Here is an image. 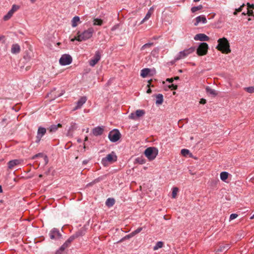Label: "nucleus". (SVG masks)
I'll return each instance as SVG.
<instances>
[{
    "label": "nucleus",
    "instance_id": "f257e3e1",
    "mask_svg": "<svg viewBox=\"0 0 254 254\" xmlns=\"http://www.w3.org/2000/svg\"><path fill=\"white\" fill-rule=\"evenodd\" d=\"M218 43V44L216 47V49L218 51H221L224 54H229L231 52L229 43L226 38L223 37L219 39Z\"/></svg>",
    "mask_w": 254,
    "mask_h": 254
},
{
    "label": "nucleus",
    "instance_id": "f03ea898",
    "mask_svg": "<svg viewBox=\"0 0 254 254\" xmlns=\"http://www.w3.org/2000/svg\"><path fill=\"white\" fill-rule=\"evenodd\" d=\"M94 32V29L92 28H90L87 30L84 31L82 33H80L78 31L77 33V36H75L74 38L71 39V41L77 40L79 42L86 40L90 38Z\"/></svg>",
    "mask_w": 254,
    "mask_h": 254
},
{
    "label": "nucleus",
    "instance_id": "7ed1b4c3",
    "mask_svg": "<svg viewBox=\"0 0 254 254\" xmlns=\"http://www.w3.org/2000/svg\"><path fill=\"white\" fill-rule=\"evenodd\" d=\"M158 151L155 147H148L144 151L145 155L150 160L154 159L158 154Z\"/></svg>",
    "mask_w": 254,
    "mask_h": 254
},
{
    "label": "nucleus",
    "instance_id": "20e7f679",
    "mask_svg": "<svg viewBox=\"0 0 254 254\" xmlns=\"http://www.w3.org/2000/svg\"><path fill=\"white\" fill-rule=\"evenodd\" d=\"M208 49V44L206 43H202L199 45L197 49V54L199 56L205 55L207 53Z\"/></svg>",
    "mask_w": 254,
    "mask_h": 254
},
{
    "label": "nucleus",
    "instance_id": "39448f33",
    "mask_svg": "<svg viewBox=\"0 0 254 254\" xmlns=\"http://www.w3.org/2000/svg\"><path fill=\"white\" fill-rule=\"evenodd\" d=\"M108 137L111 141L115 142L120 139L121 133L118 130L113 129L109 132Z\"/></svg>",
    "mask_w": 254,
    "mask_h": 254
},
{
    "label": "nucleus",
    "instance_id": "423d86ee",
    "mask_svg": "<svg viewBox=\"0 0 254 254\" xmlns=\"http://www.w3.org/2000/svg\"><path fill=\"white\" fill-rule=\"evenodd\" d=\"M117 159V157L115 153L112 152L111 153L107 155L105 158L102 159V162L104 165H105L107 162L112 163L116 161Z\"/></svg>",
    "mask_w": 254,
    "mask_h": 254
},
{
    "label": "nucleus",
    "instance_id": "0eeeda50",
    "mask_svg": "<svg viewBox=\"0 0 254 254\" xmlns=\"http://www.w3.org/2000/svg\"><path fill=\"white\" fill-rule=\"evenodd\" d=\"M59 62L60 64L62 65L69 64L72 62V58L69 55H63L60 58Z\"/></svg>",
    "mask_w": 254,
    "mask_h": 254
},
{
    "label": "nucleus",
    "instance_id": "6e6552de",
    "mask_svg": "<svg viewBox=\"0 0 254 254\" xmlns=\"http://www.w3.org/2000/svg\"><path fill=\"white\" fill-rule=\"evenodd\" d=\"M145 113V112L143 110H137L134 113H131L128 118L133 120H137L139 118L143 116Z\"/></svg>",
    "mask_w": 254,
    "mask_h": 254
},
{
    "label": "nucleus",
    "instance_id": "1a4fd4ad",
    "mask_svg": "<svg viewBox=\"0 0 254 254\" xmlns=\"http://www.w3.org/2000/svg\"><path fill=\"white\" fill-rule=\"evenodd\" d=\"M78 235L77 234H74L70 236L65 242V243L61 247L60 250L61 251H64L66 248L68 247L71 242L76 238L78 237Z\"/></svg>",
    "mask_w": 254,
    "mask_h": 254
},
{
    "label": "nucleus",
    "instance_id": "9d476101",
    "mask_svg": "<svg viewBox=\"0 0 254 254\" xmlns=\"http://www.w3.org/2000/svg\"><path fill=\"white\" fill-rule=\"evenodd\" d=\"M194 50V49L193 48H190L189 49L185 50L184 51L180 52L178 57L177 58V60H180L186 57L189 54L192 53Z\"/></svg>",
    "mask_w": 254,
    "mask_h": 254
},
{
    "label": "nucleus",
    "instance_id": "9b49d317",
    "mask_svg": "<svg viewBox=\"0 0 254 254\" xmlns=\"http://www.w3.org/2000/svg\"><path fill=\"white\" fill-rule=\"evenodd\" d=\"M101 54L99 51L95 53V56L89 61V64L91 66H94L100 60Z\"/></svg>",
    "mask_w": 254,
    "mask_h": 254
},
{
    "label": "nucleus",
    "instance_id": "f8f14e48",
    "mask_svg": "<svg viewBox=\"0 0 254 254\" xmlns=\"http://www.w3.org/2000/svg\"><path fill=\"white\" fill-rule=\"evenodd\" d=\"M46 132V129L45 128L41 127H39L37 131L36 142H39L41 138L45 134Z\"/></svg>",
    "mask_w": 254,
    "mask_h": 254
},
{
    "label": "nucleus",
    "instance_id": "ddd939ff",
    "mask_svg": "<svg viewBox=\"0 0 254 254\" xmlns=\"http://www.w3.org/2000/svg\"><path fill=\"white\" fill-rule=\"evenodd\" d=\"M194 39L196 41H208L209 38L204 34L200 33L195 35Z\"/></svg>",
    "mask_w": 254,
    "mask_h": 254
},
{
    "label": "nucleus",
    "instance_id": "4468645a",
    "mask_svg": "<svg viewBox=\"0 0 254 254\" xmlns=\"http://www.w3.org/2000/svg\"><path fill=\"white\" fill-rule=\"evenodd\" d=\"M49 236L51 239L54 240L60 238L61 237V234L58 230L54 229L50 232Z\"/></svg>",
    "mask_w": 254,
    "mask_h": 254
},
{
    "label": "nucleus",
    "instance_id": "2eb2a0df",
    "mask_svg": "<svg viewBox=\"0 0 254 254\" xmlns=\"http://www.w3.org/2000/svg\"><path fill=\"white\" fill-rule=\"evenodd\" d=\"M87 101V98L85 96L81 97L79 100L77 102L76 106L73 108V111H75L78 109H80L82 105Z\"/></svg>",
    "mask_w": 254,
    "mask_h": 254
},
{
    "label": "nucleus",
    "instance_id": "dca6fc26",
    "mask_svg": "<svg viewBox=\"0 0 254 254\" xmlns=\"http://www.w3.org/2000/svg\"><path fill=\"white\" fill-rule=\"evenodd\" d=\"M202 22L203 23H206L207 22V20L204 15H200L197 16L195 18V22L194 23L195 26H197L199 23Z\"/></svg>",
    "mask_w": 254,
    "mask_h": 254
},
{
    "label": "nucleus",
    "instance_id": "f3484780",
    "mask_svg": "<svg viewBox=\"0 0 254 254\" xmlns=\"http://www.w3.org/2000/svg\"><path fill=\"white\" fill-rule=\"evenodd\" d=\"M104 131V127H98L93 129L92 133L95 136L101 135Z\"/></svg>",
    "mask_w": 254,
    "mask_h": 254
},
{
    "label": "nucleus",
    "instance_id": "a211bd4d",
    "mask_svg": "<svg viewBox=\"0 0 254 254\" xmlns=\"http://www.w3.org/2000/svg\"><path fill=\"white\" fill-rule=\"evenodd\" d=\"M77 127L75 123H72L67 131V135L72 136L73 132L76 129Z\"/></svg>",
    "mask_w": 254,
    "mask_h": 254
},
{
    "label": "nucleus",
    "instance_id": "6ab92c4d",
    "mask_svg": "<svg viewBox=\"0 0 254 254\" xmlns=\"http://www.w3.org/2000/svg\"><path fill=\"white\" fill-rule=\"evenodd\" d=\"M62 127V125L61 124H58L57 125H53L48 128V130L50 132H55L57 130L59 127Z\"/></svg>",
    "mask_w": 254,
    "mask_h": 254
},
{
    "label": "nucleus",
    "instance_id": "aec40b11",
    "mask_svg": "<svg viewBox=\"0 0 254 254\" xmlns=\"http://www.w3.org/2000/svg\"><path fill=\"white\" fill-rule=\"evenodd\" d=\"M20 46L16 44H13L12 46L11 49V52L13 54H17L20 52Z\"/></svg>",
    "mask_w": 254,
    "mask_h": 254
},
{
    "label": "nucleus",
    "instance_id": "412c9836",
    "mask_svg": "<svg viewBox=\"0 0 254 254\" xmlns=\"http://www.w3.org/2000/svg\"><path fill=\"white\" fill-rule=\"evenodd\" d=\"M20 162V161L17 159L10 161L8 163V167L9 169H11L15 166L19 164Z\"/></svg>",
    "mask_w": 254,
    "mask_h": 254
},
{
    "label": "nucleus",
    "instance_id": "4be33fe9",
    "mask_svg": "<svg viewBox=\"0 0 254 254\" xmlns=\"http://www.w3.org/2000/svg\"><path fill=\"white\" fill-rule=\"evenodd\" d=\"M163 102V96L161 94H158L156 95V104L161 105Z\"/></svg>",
    "mask_w": 254,
    "mask_h": 254
},
{
    "label": "nucleus",
    "instance_id": "5701e85b",
    "mask_svg": "<svg viewBox=\"0 0 254 254\" xmlns=\"http://www.w3.org/2000/svg\"><path fill=\"white\" fill-rule=\"evenodd\" d=\"M71 22H72V26L73 27H75L76 26H77V25H78V24L80 22V18L78 16H74L72 20H71Z\"/></svg>",
    "mask_w": 254,
    "mask_h": 254
},
{
    "label": "nucleus",
    "instance_id": "b1692460",
    "mask_svg": "<svg viewBox=\"0 0 254 254\" xmlns=\"http://www.w3.org/2000/svg\"><path fill=\"white\" fill-rule=\"evenodd\" d=\"M205 89L207 93L210 94L213 96H215L217 95V93L215 90L211 88L208 86L206 87Z\"/></svg>",
    "mask_w": 254,
    "mask_h": 254
},
{
    "label": "nucleus",
    "instance_id": "393cba45",
    "mask_svg": "<svg viewBox=\"0 0 254 254\" xmlns=\"http://www.w3.org/2000/svg\"><path fill=\"white\" fill-rule=\"evenodd\" d=\"M150 70L149 68H144L141 70L140 75L142 77H145L150 72Z\"/></svg>",
    "mask_w": 254,
    "mask_h": 254
},
{
    "label": "nucleus",
    "instance_id": "a878e982",
    "mask_svg": "<svg viewBox=\"0 0 254 254\" xmlns=\"http://www.w3.org/2000/svg\"><path fill=\"white\" fill-rule=\"evenodd\" d=\"M115 201L114 198H109L106 201V204L108 206H112L115 204Z\"/></svg>",
    "mask_w": 254,
    "mask_h": 254
},
{
    "label": "nucleus",
    "instance_id": "bb28decb",
    "mask_svg": "<svg viewBox=\"0 0 254 254\" xmlns=\"http://www.w3.org/2000/svg\"><path fill=\"white\" fill-rule=\"evenodd\" d=\"M228 173L226 172H223L220 174V179L222 181H225L226 180L228 179Z\"/></svg>",
    "mask_w": 254,
    "mask_h": 254
},
{
    "label": "nucleus",
    "instance_id": "cd10ccee",
    "mask_svg": "<svg viewBox=\"0 0 254 254\" xmlns=\"http://www.w3.org/2000/svg\"><path fill=\"white\" fill-rule=\"evenodd\" d=\"M103 24V20L101 19L95 18L93 20V25L101 26Z\"/></svg>",
    "mask_w": 254,
    "mask_h": 254
},
{
    "label": "nucleus",
    "instance_id": "c85d7f7f",
    "mask_svg": "<svg viewBox=\"0 0 254 254\" xmlns=\"http://www.w3.org/2000/svg\"><path fill=\"white\" fill-rule=\"evenodd\" d=\"M163 246V243L162 242H158L156 245L154 247L153 250H157L159 248H162Z\"/></svg>",
    "mask_w": 254,
    "mask_h": 254
},
{
    "label": "nucleus",
    "instance_id": "c756f323",
    "mask_svg": "<svg viewBox=\"0 0 254 254\" xmlns=\"http://www.w3.org/2000/svg\"><path fill=\"white\" fill-rule=\"evenodd\" d=\"M229 248V245H226L225 246H220V248L217 250V252H223V251H224L225 250H228Z\"/></svg>",
    "mask_w": 254,
    "mask_h": 254
},
{
    "label": "nucleus",
    "instance_id": "7c9ffc66",
    "mask_svg": "<svg viewBox=\"0 0 254 254\" xmlns=\"http://www.w3.org/2000/svg\"><path fill=\"white\" fill-rule=\"evenodd\" d=\"M202 7H203L201 5H199L197 6H194L191 8V11L192 13H194L197 10L201 9L202 8Z\"/></svg>",
    "mask_w": 254,
    "mask_h": 254
},
{
    "label": "nucleus",
    "instance_id": "2f4dec72",
    "mask_svg": "<svg viewBox=\"0 0 254 254\" xmlns=\"http://www.w3.org/2000/svg\"><path fill=\"white\" fill-rule=\"evenodd\" d=\"M152 11H152V10L151 9V8H150V9L149 10V11H148V12H147V14H146V15H145V17L144 18V19L146 21H147V20H148V19L150 18V16H151V14H152Z\"/></svg>",
    "mask_w": 254,
    "mask_h": 254
},
{
    "label": "nucleus",
    "instance_id": "473e14b6",
    "mask_svg": "<svg viewBox=\"0 0 254 254\" xmlns=\"http://www.w3.org/2000/svg\"><path fill=\"white\" fill-rule=\"evenodd\" d=\"M178 189L176 187L175 188H174L173 189V191H172V197L173 198H175L176 197V196H177V194L178 192Z\"/></svg>",
    "mask_w": 254,
    "mask_h": 254
},
{
    "label": "nucleus",
    "instance_id": "72a5a7b5",
    "mask_svg": "<svg viewBox=\"0 0 254 254\" xmlns=\"http://www.w3.org/2000/svg\"><path fill=\"white\" fill-rule=\"evenodd\" d=\"M153 43H146L142 46L141 49L142 50H143L145 49L146 48L151 47L152 46H153Z\"/></svg>",
    "mask_w": 254,
    "mask_h": 254
},
{
    "label": "nucleus",
    "instance_id": "f704fd0d",
    "mask_svg": "<svg viewBox=\"0 0 254 254\" xmlns=\"http://www.w3.org/2000/svg\"><path fill=\"white\" fill-rule=\"evenodd\" d=\"M190 153V151L188 149H183L181 150V154L184 156H186Z\"/></svg>",
    "mask_w": 254,
    "mask_h": 254
},
{
    "label": "nucleus",
    "instance_id": "c9c22d12",
    "mask_svg": "<svg viewBox=\"0 0 254 254\" xmlns=\"http://www.w3.org/2000/svg\"><path fill=\"white\" fill-rule=\"evenodd\" d=\"M12 15L13 14L10 12L8 11L7 14L3 17L4 20L6 21L8 20L9 18H11Z\"/></svg>",
    "mask_w": 254,
    "mask_h": 254
},
{
    "label": "nucleus",
    "instance_id": "e433bc0d",
    "mask_svg": "<svg viewBox=\"0 0 254 254\" xmlns=\"http://www.w3.org/2000/svg\"><path fill=\"white\" fill-rule=\"evenodd\" d=\"M245 90L249 93H254V87H249L245 88Z\"/></svg>",
    "mask_w": 254,
    "mask_h": 254
},
{
    "label": "nucleus",
    "instance_id": "4c0bfd02",
    "mask_svg": "<svg viewBox=\"0 0 254 254\" xmlns=\"http://www.w3.org/2000/svg\"><path fill=\"white\" fill-rule=\"evenodd\" d=\"M133 236H134L133 233H132V232H131L130 234H128L127 235H126L123 239H122L120 241V242H122L124 239H129Z\"/></svg>",
    "mask_w": 254,
    "mask_h": 254
},
{
    "label": "nucleus",
    "instance_id": "58836bf2",
    "mask_svg": "<svg viewBox=\"0 0 254 254\" xmlns=\"http://www.w3.org/2000/svg\"><path fill=\"white\" fill-rule=\"evenodd\" d=\"M142 227H139L136 230H134V231H133L132 232V233H133L134 236H135L137 234L140 232L142 231Z\"/></svg>",
    "mask_w": 254,
    "mask_h": 254
},
{
    "label": "nucleus",
    "instance_id": "ea45409f",
    "mask_svg": "<svg viewBox=\"0 0 254 254\" xmlns=\"http://www.w3.org/2000/svg\"><path fill=\"white\" fill-rule=\"evenodd\" d=\"M6 118H3L0 122L1 126L2 127H5L6 125Z\"/></svg>",
    "mask_w": 254,
    "mask_h": 254
},
{
    "label": "nucleus",
    "instance_id": "a19ab883",
    "mask_svg": "<svg viewBox=\"0 0 254 254\" xmlns=\"http://www.w3.org/2000/svg\"><path fill=\"white\" fill-rule=\"evenodd\" d=\"M169 88L171 90H176L178 88V86L177 85L172 84L169 86Z\"/></svg>",
    "mask_w": 254,
    "mask_h": 254
},
{
    "label": "nucleus",
    "instance_id": "79ce46f5",
    "mask_svg": "<svg viewBox=\"0 0 254 254\" xmlns=\"http://www.w3.org/2000/svg\"><path fill=\"white\" fill-rule=\"evenodd\" d=\"M248 6V9H254V4H250V3H247V4Z\"/></svg>",
    "mask_w": 254,
    "mask_h": 254
},
{
    "label": "nucleus",
    "instance_id": "37998d69",
    "mask_svg": "<svg viewBox=\"0 0 254 254\" xmlns=\"http://www.w3.org/2000/svg\"><path fill=\"white\" fill-rule=\"evenodd\" d=\"M247 14L249 16H252V15H254L253 9H248V11H247Z\"/></svg>",
    "mask_w": 254,
    "mask_h": 254
},
{
    "label": "nucleus",
    "instance_id": "c03bdc74",
    "mask_svg": "<svg viewBox=\"0 0 254 254\" xmlns=\"http://www.w3.org/2000/svg\"><path fill=\"white\" fill-rule=\"evenodd\" d=\"M238 217V215L236 214H232L230 216V220H233Z\"/></svg>",
    "mask_w": 254,
    "mask_h": 254
},
{
    "label": "nucleus",
    "instance_id": "a18cd8bd",
    "mask_svg": "<svg viewBox=\"0 0 254 254\" xmlns=\"http://www.w3.org/2000/svg\"><path fill=\"white\" fill-rule=\"evenodd\" d=\"M245 4H243L239 8H237V9H236V10L238 12H240L241 11H242V9H243V7L245 6Z\"/></svg>",
    "mask_w": 254,
    "mask_h": 254
},
{
    "label": "nucleus",
    "instance_id": "49530a36",
    "mask_svg": "<svg viewBox=\"0 0 254 254\" xmlns=\"http://www.w3.org/2000/svg\"><path fill=\"white\" fill-rule=\"evenodd\" d=\"M42 156H43V154L42 153H38V154H37L35 155L34 156H33L32 157V159H35L38 157Z\"/></svg>",
    "mask_w": 254,
    "mask_h": 254
},
{
    "label": "nucleus",
    "instance_id": "de8ad7c7",
    "mask_svg": "<svg viewBox=\"0 0 254 254\" xmlns=\"http://www.w3.org/2000/svg\"><path fill=\"white\" fill-rule=\"evenodd\" d=\"M206 102V100L205 99L202 98L199 101V103L201 104H204Z\"/></svg>",
    "mask_w": 254,
    "mask_h": 254
},
{
    "label": "nucleus",
    "instance_id": "09e8293b",
    "mask_svg": "<svg viewBox=\"0 0 254 254\" xmlns=\"http://www.w3.org/2000/svg\"><path fill=\"white\" fill-rule=\"evenodd\" d=\"M15 7V5H13L12 6V8H11V9H10L9 11L12 14H13V13L16 11V9H14V8Z\"/></svg>",
    "mask_w": 254,
    "mask_h": 254
},
{
    "label": "nucleus",
    "instance_id": "8fccbe9b",
    "mask_svg": "<svg viewBox=\"0 0 254 254\" xmlns=\"http://www.w3.org/2000/svg\"><path fill=\"white\" fill-rule=\"evenodd\" d=\"M173 81H174V79L173 78H167V79H166V81L169 82L170 83L173 82Z\"/></svg>",
    "mask_w": 254,
    "mask_h": 254
},
{
    "label": "nucleus",
    "instance_id": "3c124183",
    "mask_svg": "<svg viewBox=\"0 0 254 254\" xmlns=\"http://www.w3.org/2000/svg\"><path fill=\"white\" fill-rule=\"evenodd\" d=\"M63 252V251H61L60 250V249H59V251H58L55 254H62V253Z\"/></svg>",
    "mask_w": 254,
    "mask_h": 254
},
{
    "label": "nucleus",
    "instance_id": "603ef678",
    "mask_svg": "<svg viewBox=\"0 0 254 254\" xmlns=\"http://www.w3.org/2000/svg\"><path fill=\"white\" fill-rule=\"evenodd\" d=\"M151 92H152V91H151V89H150V88H148V89H147V91H146L147 93H148V94H150V93H151Z\"/></svg>",
    "mask_w": 254,
    "mask_h": 254
},
{
    "label": "nucleus",
    "instance_id": "864d4df0",
    "mask_svg": "<svg viewBox=\"0 0 254 254\" xmlns=\"http://www.w3.org/2000/svg\"><path fill=\"white\" fill-rule=\"evenodd\" d=\"M146 20L143 18L142 20L140 22L139 25L143 24Z\"/></svg>",
    "mask_w": 254,
    "mask_h": 254
},
{
    "label": "nucleus",
    "instance_id": "5fc2aeb1",
    "mask_svg": "<svg viewBox=\"0 0 254 254\" xmlns=\"http://www.w3.org/2000/svg\"><path fill=\"white\" fill-rule=\"evenodd\" d=\"M88 160H84V161H83V164H86L88 163Z\"/></svg>",
    "mask_w": 254,
    "mask_h": 254
},
{
    "label": "nucleus",
    "instance_id": "6e6d98bb",
    "mask_svg": "<svg viewBox=\"0 0 254 254\" xmlns=\"http://www.w3.org/2000/svg\"><path fill=\"white\" fill-rule=\"evenodd\" d=\"M173 79H174V80H178L179 79V77L175 76Z\"/></svg>",
    "mask_w": 254,
    "mask_h": 254
},
{
    "label": "nucleus",
    "instance_id": "4d7b16f0",
    "mask_svg": "<svg viewBox=\"0 0 254 254\" xmlns=\"http://www.w3.org/2000/svg\"><path fill=\"white\" fill-rule=\"evenodd\" d=\"M151 81V80H150L148 81V83H149V84L147 85V86H148V87H149V86H150Z\"/></svg>",
    "mask_w": 254,
    "mask_h": 254
},
{
    "label": "nucleus",
    "instance_id": "13d9d810",
    "mask_svg": "<svg viewBox=\"0 0 254 254\" xmlns=\"http://www.w3.org/2000/svg\"><path fill=\"white\" fill-rule=\"evenodd\" d=\"M237 13H238V12L235 10V11L234 12L233 14H234V15H237Z\"/></svg>",
    "mask_w": 254,
    "mask_h": 254
},
{
    "label": "nucleus",
    "instance_id": "bf43d9fd",
    "mask_svg": "<svg viewBox=\"0 0 254 254\" xmlns=\"http://www.w3.org/2000/svg\"><path fill=\"white\" fill-rule=\"evenodd\" d=\"M4 38V36H0V41Z\"/></svg>",
    "mask_w": 254,
    "mask_h": 254
},
{
    "label": "nucleus",
    "instance_id": "052dcab7",
    "mask_svg": "<svg viewBox=\"0 0 254 254\" xmlns=\"http://www.w3.org/2000/svg\"><path fill=\"white\" fill-rule=\"evenodd\" d=\"M2 191V188H1V187L0 186V192H1Z\"/></svg>",
    "mask_w": 254,
    "mask_h": 254
},
{
    "label": "nucleus",
    "instance_id": "680f3d73",
    "mask_svg": "<svg viewBox=\"0 0 254 254\" xmlns=\"http://www.w3.org/2000/svg\"><path fill=\"white\" fill-rule=\"evenodd\" d=\"M32 3H34L36 1V0H30Z\"/></svg>",
    "mask_w": 254,
    "mask_h": 254
},
{
    "label": "nucleus",
    "instance_id": "e2e57ef3",
    "mask_svg": "<svg viewBox=\"0 0 254 254\" xmlns=\"http://www.w3.org/2000/svg\"><path fill=\"white\" fill-rule=\"evenodd\" d=\"M18 9V7L15 5V7L14 8V9H16V11Z\"/></svg>",
    "mask_w": 254,
    "mask_h": 254
},
{
    "label": "nucleus",
    "instance_id": "0e129e2a",
    "mask_svg": "<svg viewBox=\"0 0 254 254\" xmlns=\"http://www.w3.org/2000/svg\"><path fill=\"white\" fill-rule=\"evenodd\" d=\"M87 140H88V137H87V136H86V137L85 138L84 140H85V141H87Z\"/></svg>",
    "mask_w": 254,
    "mask_h": 254
},
{
    "label": "nucleus",
    "instance_id": "69168bd1",
    "mask_svg": "<svg viewBox=\"0 0 254 254\" xmlns=\"http://www.w3.org/2000/svg\"><path fill=\"white\" fill-rule=\"evenodd\" d=\"M254 218V214L251 217V219H253Z\"/></svg>",
    "mask_w": 254,
    "mask_h": 254
},
{
    "label": "nucleus",
    "instance_id": "338daca9",
    "mask_svg": "<svg viewBox=\"0 0 254 254\" xmlns=\"http://www.w3.org/2000/svg\"><path fill=\"white\" fill-rule=\"evenodd\" d=\"M199 0H193V1H194V2H198V1H199Z\"/></svg>",
    "mask_w": 254,
    "mask_h": 254
},
{
    "label": "nucleus",
    "instance_id": "774afa93",
    "mask_svg": "<svg viewBox=\"0 0 254 254\" xmlns=\"http://www.w3.org/2000/svg\"><path fill=\"white\" fill-rule=\"evenodd\" d=\"M42 176H43V175H40L39 176V178H42Z\"/></svg>",
    "mask_w": 254,
    "mask_h": 254
}]
</instances>
